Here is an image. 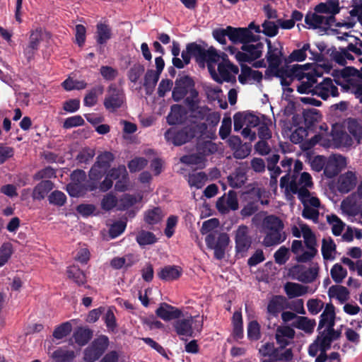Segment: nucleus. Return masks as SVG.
Here are the masks:
<instances>
[{
    "label": "nucleus",
    "instance_id": "f257e3e1",
    "mask_svg": "<svg viewBox=\"0 0 362 362\" xmlns=\"http://www.w3.org/2000/svg\"><path fill=\"white\" fill-rule=\"evenodd\" d=\"M218 226L219 221L218 219L211 218L202 223L201 233L203 235L209 233L205 238L206 245L214 250V255L217 259H222L229 243V237L228 235L222 233L216 238L213 232Z\"/></svg>",
    "mask_w": 362,
    "mask_h": 362
},
{
    "label": "nucleus",
    "instance_id": "f03ea898",
    "mask_svg": "<svg viewBox=\"0 0 362 362\" xmlns=\"http://www.w3.org/2000/svg\"><path fill=\"white\" fill-rule=\"evenodd\" d=\"M293 235L296 238L301 235L304 239L308 252L300 257L303 260H310L317 252L316 249V238L311 229L302 221H298L297 226H293L291 228Z\"/></svg>",
    "mask_w": 362,
    "mask_h": 362
},
{
    "label": "nucleus",
    "instance_id": "7ed1b4c3",
    "mask_svg": "<svg viewBox=\"0 0 362 362\" xmlns=\"http://www.w3.org/2000/svg\"><path fill=\"white\" fill-rule=\"evenodd\" d=\"M313 185L312 177L306 172L302 173L299 177H296L290 182L288 175L282 177L280 180V187L285 189L286 194L292 192L298 193V195H299L301 189H308L311 188Z\"/></svg>",
    "mask_w": 362,
    "mask_h": 362
},
{
    "label": "nucleus",
    "instance_id": "20e7f679",
    "mask_svg": "<svg viewBox=\"0 0 362 362\" xmlns=\"http://www.w3.org/2000/svg\"><path fill=\"white\" fill-rule=\"evenodd\" d=\"M336 337L323 332H320L316 340L310 345L308 353L311 356L315 357V362H325L327 360L326 351L330 348L332 340Z\"/></svg>",
    "mask_w": 362,
    "mask_h": 362
},
{
    "label": "nucleus",
    "instance_id": "39448f33",
    "mask_svg": "<svg viewBox=\"0 0 362 362\" xmlns=\"http://www.w3.org/2000/svg\"><path fill=\"white\" fill-rule=\"evenodd\" d=\"M241 49L242 51H238L235 54L236 59L241 63H252L262 56L264 45L255 40L243 45Z\"/></svg>",
    "mask_w": 362,
    "mask_h": 362
},
{
    "label": "nucleus",
    "instance_id": "423d86ee",
    "mask_svg": "<svg viewBox=\"0 0 362 362\" xmlns=\"http://www.w3.org/2000/svg\"><path fill=\"white\" fill-rule=\"evenodd\" d=\"M186 318L177 321L175 328L180 336L192 337L195 332H200L202 328L203 319L199 316L195 318L192 316H185Z\"/></svg>",
    "mask_w": 362,
    "mask_h": 362
},
{
    "label": "nucleus",
    "instance_id": "0eeeda50",
    "mask_svg": "<svg viewBox=\"0 0 362 362\" xmlns=\"http://www.w3.org/2000/svg\"><path fill=\"white\" fill-rule=\"evenodd\" d=\"M313 73H306V78L300 80V85L298 86L297 90L300 93H314V85L316 83V77L321 76L325 72H329L330 68L328 65H315L312 66Z\"/></svg>",
    "mask_w": 362,
    "mask_h": 362
},
{
    "label": "nucleus",
    "instance_id": "6e6552de",
    "mask_svg": "<svg viewBox=\"0 0 362 362\" xmlns=\"http://www.w3.org/2000/svg\"><path fill=\"white\" fill-rule=\"evenodd\" d=\"M238 73V68L230 63L228 59L220 62L216 68L211 71L210 74L214 80L221 83L223 81H235V76Z\"/></svg>",
    "mask_w": 362,
    "mask_h": 362
},
{
    "label": "nucleus",
    "instance_id": "1a4fd4ad",
    "mask_svg": "<svg viewBox=\"0 0 362 362\" xmlns=\"http://www.w3.org/2000/svg\"><path fill=\"white\" fill-rule=\"evenodd\" d=\"M318 270L317 264H312L308 268L303 265H296L289 269L288 276L299 281L310 283L316 279Z\"/></svg>",
    "mask_w": 362,
    "mask_h": 362
},
{
    "label": "nucleus",
    "instance_id": "9d476101",
    "mask_svg": "<svg viewBox=\"0 0 362 362\" xmlns=\"http://www.w3.org/2000/svg\"><path fill=\"white\" fill-rule=\"evenodd\" d=\"M335 318L336 314L334 305L331 303H327L320 315V320L319 322V329H323L321 332L337 337L334 329Z\"/></svg>",
    "mask_w": 362,
    "mask_h": 362
},
{
    "label": "nucleus",
    "instance_id": "9b49d317",
    "mask_svg": "<svg viewBox=\"0 0 362 362\" xmlns=\"http://www.w3.org/2000/svg\"><path fill=\"white\" fill-rule=\"evenodd\" d=\"M202 52L199 65L204 66L205 63H206L209 73L216 68V64L218 65L220 62L228 59L225 53L218 51L213 47H210L207 49L202 47Z\"/></svg>",
    "mask_w": 362,
    "mask_h": 362
},
{
    "label": "nucleus",
    "instance_id": "f8f14e48",
    "mask_svg": "<svg viewBox=\"0 0 362 362\" xmlns=\"http://www.w3.org/2000/svg\"><path fill=\"white\" fill-rule=\"evenodd\" d=\"M107 346L108 338L104 335L99 337L86 349L84 360L86 362H94L104 352Z\"/></svg>",
    "mask_w": 362,
    "mask_h": 362
},
{
    "label": "nucleus",
    "instance_id": "ddd939ff",
    "mask_svg": "<svg viewBox=\"0 0 362 362\" xmlns=\"http://www.w3.org/2000/svg\"><path fill=\"white\" fill-rule=\"evenodd\" d=\"M113 155L110 152H104L98 157V161L92 167L90 171V179L97 181L101 178L103 173L113 160Z\"/></svg>",
    "mask_w": 362,
    "mask_h": 362
},
{
    "label": "nucleus",
    "instance_id": "4468645a",
    "mask_svg": "<svg viewBox=\"0 0 362 362\" xmlns=\"http://www.w3.org/2000/svg\"><path fill=\"white\" fill-rule=\"evenodd\" d=\"M340 207L342 214L346 216L349 220L352 222L362 223V221L358 218L359 205L357 203L356 194H352L344 199Z\"/></svg>",
    "mask_w": 362,
    "mask_h": 362
},
{
    "label": "nucleus",
    "instance_id": "2eb2a0df",
    "mask_svg": "<svg viewBox=\"0 0 362 362\" xmlns=\"http://www.w3.org/2000/svg\"><path fill=\"white\" fill-rule=\"evenodd\" d=\"M347 165L345 157L339 154H334L327 158L324 174L327 177H333Z\"/></svg>",
    "mask_w": 362,
    "mask_h": 362
},
{
    "label": "nucleus",
    "instance_id": "dca6fc26",
    "mask_svg": "<svg viewBox=\"0 0 362 362\" xmlns=\"http://www.w3.org/2000/svg\"><path fill=\"white\" fill-rule=\"evenodd\" d=\"M267 43L268 46L267 58L269 63V67L272 71L279 74L278 68L281 63L282 55L281 45L279 43L272 45L269 40H267Z\"/></svg>",
    "mask_w": 362,
    "mask_h": 362
},
{
    "label": "nucleus",
    "instance_id": "f3484780",
    "mask_svg": "<svg viewBox=\"0 0 362 362\" xmlns=\"http://www.w3.org/2000/svg\"><path fill=\"white\" fill-rule=\"evenodd\" d=\"M192 136L194 133L189 134L187 129H185L181 131H177L175 128L173 127L169 129L165 133V139L168 143H171L176 146H180L187 141H189Z\"/></svg>",
    "mask_w": 362,
    "mask_h": 362
},
{
    "label": "nucleus",
    "instance_id": "a211bd4d",
    "mask_svg": "<svg viewBox=\"0 0 362 362\" xmlns=\"http://www.w3.org/2000/svg\"><path fill=\"white\" fill-rule=\"evenodd\" d=\"M110 175L117 180L115 183V189L119 192H124L129 189V177L125 166L122 165L116 169H112L110 171Z\"/></svg>",
    "mask_w": 362,
    "mask_h": 362
},
{
    "label": "nucleus",
    "instance_id": "6ab92c4d",
    "mask_svg": "<svg viewBox=\"0 0 362 362\" xmlns=\"http://www.w3.org/2000/svg\"><path fill=\"white\" fill-rule=\"evenodd\" d=\"M322 13H315L305 16V22L310 28H317L324 26H331L334 22L333 16H325Z\"/></svg>",
    "mask_w": 362,
    "mask_h": 362
},
{
    "label": "nucleus",
    "instance_id": "aec40b11",
    "mask_svg": "<svg viewBox=\"0 0 362 362\" xmlns=\"http://www.w3.org/2000/svg\"><path fill=\"white\" fill-rule=\"evenodd\" d=\"M124 97L122 91L114 86H110L108 95L104 101L105 107L110 111H114L122 105Z\"/></svg>",
    "mask_w": 362,
    "mask_h": 362
},
{
    "label": "nucleus",
    "instance_id": "412c9836",
    "mask_svg": "<svg viewBox=\"0 0 362 362\" xmlns=\"http://www.w3.org/2000/svg\"><path fill=\"white\" fill-rule=\"evenodd\" d=\"M228 31H229L228 38L234 43L240 42L244 45L255 40V35L247 28H234L228 26Z\"/></svg>",
    "mask_w": 362,
    "mask_h": 362
},
{
    "label": "nucleus",
    "instance_id": "4be33fe9",
    "mask_svg": "<svg viewBox=\"0 0 362 362\" xmlns=\"http://www.w3.org/2000/svg\"><path fill=\"white\" fill-rule=\"evenodd\" d=\"M216 207L222 214H226L230 210L238 209V203L236 194L233 192L230 191L228 195H224L218 199Z\"/></svg>",
    "mask_w": 362,
    "mask_h": 362
},
{
    "label": "nucleus",
    "instance_id": "5701e85b",
    "mask_svg": "<svg viewBox=\"0 0 362 362\" xmlns=\"http://www.w3.org/2000/svg\"><path fill=\"white\" fill-rule=\"evenodd\" d=\"M314 93L326 100L329 96H337L338 90L330 78H325L322 83L315 87Z\"/></svg>",
    "mask_w": 362,
    "mask_h": 362
},
{
    "label": "nucleus",
    "instance_id": "b1692460",
    "mask_svg": "<svg viewBox=\"0 0 362 362\" xmlns=\"http://www.w3.org/2000/svg\"><path fill=\"white\" fill-rule=\"evenodd\" d=\"M356 181L355 173L348 171L339 177L337 187L340 192L347 193L356 186Z\"/></svg>",
    "mask_w": 362,
    "mask_h": 362
},
{
    "label": "nucleus",
    "instance_id": "393cba45",
    "mask_svg": "<svg viewBox=\"0 0 362 362\" xmlns=\"http://www.w3.org/2000/svg\"><path fill=\"white\" fill-rule=\"evenodd\" d=\"M315 65H322V64H306L304 65L294 64L286 67V73L289 74L292 78H296L299 81L306 78V73H313L312 66Z\"/></svg>",
    "mask_w": 362,
    "mask_h": 362
},
{
    "label": "nucleus",
    "instance_id": "a878e982",
    "mask_svg": "<svg viewBox=\"0 0 362 362\" xmlns=\"http://www.w3.org/2000/svg\"><path fill=\"white\" fill-rule=\"evenodd\" d=\"M156 315L165 321L177 319L183 316L179 309L166 303H163L160 305L156 310Z\"/></svg>",
    "mask_w": 362,
    "mask_h": 362
},
{
    "label": "nucleus",
    "instance_id": "bb28decb",
    "mask_svg": "<svg viewBox=\"0 0 362 362\" xmlns=\"http://www.w3.org/2000/svg\"><path fill=\"white\" fill-rule=\"evenodd\" d=\"M241 69V74L238 78L243 84L259 82L262 78V74L259 71L253 70L250 67L243 65Z\"/></svg>",
    "mask_w": 362,
    "mask_h": 362
},
{
    "label": "nucleus",
    "instance_id": "cd10ccee",
    "mask_svg": "<svg viewBox=\"0 0 362 362\" xmlns=\"http://www.w3.org/2000/svg\"><path fill=\"white\" fill-rule=\"evenodd\" d=\"M248 229L246 226H240L236 232V250L238 253L245 252L250 246V240L247 237Z\"/></svg>",
    "mask_w": 362,
    "mask_h": 362
},
{
    "label": "nucleus",
    "instance_id": "c85d7f7f",
    "mask_svg": "<svg viewBox=\"0 0 362 362\" xmlns=\"http://www.w3.org/2000/svg\"><path fill=\"white\" fill-rule=\"evenodd\" d=\"M202 47L195 43L189 44L186 49L182 52V59L188 64L190 62L191 57H194L196 61L199 64V60L202 59Z\"/></svg>",
    "mask_w": 362,
    "mask_h": 362
},
{
    "label": "nucleus",
    "instance_id": "c756f323",
    "mask_svg": "<svg viewBox=\"0 0 362 362\" xmlns=\"http://www.w3.org/2000/svg\"><path fill=\"white\" fill-rule=\"evenodd\" d=\"M295 334L294 330L287 326L280 327L276 329V338L277 343L281 347L288 345L293 339Z\"/></svg>",
    "mask_w": 362,
    "mask_h": 362
},
{
    "label": "nucleus",
    "instance_id": "7c9ffc66",
    "mask_svg": "<svg viewBox=\"0 0 362 362\" xmlns=\"http://www.w3.org/2000/svg\"><path fill=\"white\" fill-rule=\"evenodd\" d=\"M317 13L329 14V16H333L340 11L338 0H329L324 3H320L315 8Z\"/></svg>",
    "mask_w": 362,
    "mask_h": 362
},
{
    "label": "nucleus",
    "instance_id": "2f4dec72",
    "mask_svg": "<svg viewBox=\"0 0 362 362\" xmlns=\"http://www.w3.org/2000/svg\"><path fill=\"white\" fill-rule=\"evenodd\" d=\"M284 291L289 298H293L308 293L309 288L297 283L288 282L285 284Z\"/></svg>",
    "mask_w": 362,
    "mask_h": 362
},
{
    "label": "nucleus",
    "instance_id": "473e14b6",
    "mask_svg": "<svg viewBox=\"0 0 362 362\" xmlns=\"http://www.w3.org/2000/svg\"><path fill=\"white\" fill-rule=\"evenodd\" d=\"M182 274V269L177 266H167L162 268L158 273V277L164 281H173L178 279Z\"/></svg>",
    "mask_w": 362,
    "mask_h": 362
},
{
    "label": "nucleus",
    "instance_id": "72a5a7b5",
    "mask_svg": "<svg viewBox=\"0 0 362 362\" xmlns=\"http://www.w3.org/2000/svg\"><path fill=\"white\" fill-rule=\"evenodd\" d=\"M321 251L325 259L333 260L335 258L337 254L336 245L332 238H323Z\"/></svg>",
    "mask_w": 362,
    "mask_h": 362
},
{
    "label": "nucleus",
    "instance_id": "f704fd0d",
    "mask_svg": "<svg viewBox=\"0 0 362 362\" xmlns=\"http://www.w3.org/2000/svg\"><path fill=\"white\" fill-rule=\"evenodd\" d=\"M286 302L284 296H276L271 298L267 306V312L272 316H277L279 313L282 310Z\"/></svg>",
    "mask_w": 362,
    "mask_h": 362
},
{
    "label": "nucleus",
    "instance_id": "c9c22d12",
    "mask_svg": "<svg viewBox=\"0 0 362 362\" xmlns=\"http://www.w3.org/2000/svg\"><path fill=\"white\" fill-rule=\"evenodd\" d=\"M286 239V235L282 230H267L264 239V245L269 247L278 245Z\"/></svg>",
    "mask_w": 362,
    "mask_h": 362
},
{
    "label": "nucleus",
    "instance_id": "e433bc0d",
    "mask_svg": "<svg viewBox=\"0 0 362 362\" xmlns=\"http://www.w3.org/2000/svg\"><path fill=\"white\" fill-rule=\"evenodd\" d=\"M328 296L330 298H335L340 303H344L348 300L349 292L342 286H332L329 288Z\"/></svg>",
    "mask_w": 362,
    "mask_h": 362
},
{
    "label": "nucleus",
    "instance_id": "4c0bfd02",
    "mask_svg": "<svg viewBox=\"0 0 362 362\" xmlns=\"http://www.w3.org/2000/svg\"><path fill=\"white\" fill-rule=\"evenodd\" d=\"M316 322L315 320L309 319L307 317H297L293 322V326L307 333L313 332Z\"/></svg>",
    "mask_w": 362,
    "mask_h": 362
},
{
    "label": "nucleus",
    "instance_id": "58836bf2",
    "mask_svg": "<svg viewBox=\"0 0 362 362\" xmlns=\"http://www.w3.org/2000/svg\"><path fill=\"white\" fill-rule=\"evenodd\" d=\"M112 37L111 29L107 24L100 23L97 25L95 39L98 43L105 44Z\"/></svg>",
    "mask_w": 362,
    "mask_h": 362
},
{
    "label": "nucleus",
    "instance_id": "ea45409f",
    "mask_svg": "<svg viewBox=\"0 0 362 362\" xmlns=\"http://www.w3.org/2000/svg\"><path fill=\"white\" fill-rule=\"evenodd\" d=\"M53 188L50 181L45 180L39 183L34 189L33 197L34 199L41 200L45 197L47 194Z\"/></svg>",
    "mask_w": 362,
    "mask_h": 362
},
{
    "label": "nucleus",
    "instance_id": "a19ab883",
    "mask_svg": "<svg viewBox=\"0 0 362 362\" xmlns=\"http://www.w3.org/2000/svg\"><path fill=\"white\" fill-rule=\"evenodd\" d=\"M67 276L78 285H82L86 281V277L83 271L76 266H70L67 268Z\"/></svg>",
    "mask_w": 362,
    "mask_h": 362
},
{
    "label": "nucleus",
    "instance_id": "79ce46f5",
    "mask_svg": "<svg viewBox=\"0 0 362 362\" xmlns=\"http://www.w3.org/2000/svg\"><path fill=\"white\" fill-rule=\"evenodd\" d=\"M298 198L303 204L304 206L318 209L320 206V201L313 196L308 189H301L299 192Z\"/></svg>",
    "mask_w": 362,
    "mask_h": 362
},
{
    "label": "nucleus",
    "instance_id": "37998d69",
    "mask_svg": "<svg viewBox=\"0 0 362 362\" xmlns=\"http://www.w3.org/2000/svg\"><path fill=\"white\" fill-rule=\"evenodd\" d=\"M186 114L187 112H185L184 109L181 106L173 105L168 116V122L170 124L182 122L183 121L184 115Z\"/></svg>",
    "mask_w": 362,
    "mask_h": 362
},
{
    "label": "nucleus",
    "instance_id": "c03bdc74",
    "mask_svg": "<svg viewBox=\"0 0 362 362\" xmlns=\"http://www.w3.org/2000/svg\"><path fill=\"white\" fill-rule=\"evenodd\" d=\"M136 262V259L132 255H127L124 257H117L111 260V266L116 269L124 267H130Z\"/></svg>",
    "mask_w": 362,
    "mask_h": 362
},
{
    "label": "nucleus",
    "instance_id": "a18cd8bd",
    "mask_svg": "<svg viewBox=\"0 0 362 362\" xmlns=\"http://www.w3.org/2000/svg\"><path fill=\"white\" fill-rule=\"evenodd\" d=\"M56 362H66L72 360L75 357V354L73 351H68L62 348L55 350L50 354Z\"/></svg>",
    "mask_w": 362,
    "mask_h": 362
},
{
    "label": "nucleus",
    "instance_id": "49530a36",
    "mask_svg": "<svg viewBox=\"0 0 362 362\" xmlns=\"http://www.w3.org/2000/svg\"><path fill=\"white\" fill-rule=\"evenodd\" d=\"M163 217V214L160 209L153 208L145 212L144 221L147 224L154 225L159 223Z\"/></svg>",
    "mask_w": 362,
    "mask_h": 362
},
{
    "label": "nucleus",
    "instance_id": "de8ad7c7",
    "mask_svg": "<svg viewBox=\"0 0 362 362\" xmlns=\"http://www.w3.org/2000/svg\"><path fill=\"white\" fill-rule=\"evenodd\" d=\"M340 75L345 82L351 85L355 78H362V68L359 71L356 69L348 66L340 71Z\"/></svg>",
    "mask_w": 362,
    "mask_h": 362
},
{
    "label": "nucleus",
    "instance_id": "09e8293b",
    "mask_svg": "<svg viewBox=\"0 0 362 362\" xmlns=\"http://www.w3.org/2000/svg\"><path fill=\"white\" fill-rule=\"evenodd\" d=\"M206 93L207 95V97L212 100H218V103H219V106L222 109H226L228 106L226 101H223L221 100V90L218 87H211L208 86L206 88Z\"/></svg>",
    "mask_w": 362,
    "mask_h": 362
},
{
    "label": "nucleus",
    "instance_id": "8fccbe9b",
    "mask_svg": "<svg viewBox=\"0 0 362 362\" xmlns=\"http://www.w3.org/2000/svg\"><path fill=\"white\" fill-rule=\"evenodd\" d=\"M327 221L332 227L334 235H339L342 233L345 224L336 215L327 216Z\"/></svg>",
    "mask_w": 362,
    "mask_h": 362
},
{
    "label": "nucleus",
    "instance_id": "3c124183",
    "mask_svg": "<svg viewBox=\"0 0 362 362\" xmlns=\"http://www.w3.org/2000/svg\"><path fill=\"white\" fill-rule=\"evenodd\" d=\"M264 228L267 230H283L284 224L277 217L269 216L266 217L263 222Z\"/></svg>",
    "mask_w": 362,
    "mask_h": 362
},
{
    "label": "nucleus",
    "instance_id": "603ef678",
    "mask_svg": "<svg viewBox=\"0 0 362 362\" xmlns=\"http://www.w3.org/2000/svg\"><path fill=\"white\" fill-rule=\"evenodd\" d=\"M233 334L237 339H240L243 334L242 314L240 311L234 313L233 316Z\"/></svg>",
    "mask_w": 362,
    "mask_h": 362
},
{
    "label": "nucleus",
    "instance_id": "864d4df0",
    "mask_svg": "<svg viewBox=\"0 0 362 362\" xmlns=\"http://www.w3.org/2000/svg\"><path fill=\"white\" fill-rule=\"evenodd\" d=\"M327 158L322 156H310L308 163L313 170L320 172L322 170H325Z\"/></svg>",
    "mask_w": 362,
    "mask_h": 362
},
{
    "label": "nucleus",
    "instance_id": "5fc2aeb1",
    "mask_svg": "<svg viewBox=\"0 0 362 362\" xmlns=\"http://www.w3.org/2000/svg\"><path fill=\"white\" fill-rule=\"evenodd\" d=\"M72 327L70 322H66L57 327L53 332V337L59 340L66 337L71 331Z\"/></svg>",
    "mask_w": 362,
    "mask_h": 362
},
{
    "label": "nucleus",
    "instance_id": "6e6d98bb",
    "mask_svg": "<svg viewBox=\"0 0 362 362\" xmlns=\"http://www.w3.org/2000/svg\"><path fill=\"white\" fill-rule=\"evenodd\" d=\"M206 176L202 173H196L189 175V184L191 187H194L197 189L202 188L206 183Z\"/></svg>",
    "mask_w": 362,
    "mask_h": 362
},
{
    "label": "nucleus",
    "instance_id": "4d7b16f0",
    "mask_svg": "<svg viewBox=\"0 0 362 362\" xmlns=\"http://www.w3.org/2000/svg\"><path fill=\"white\" fill-rule=\"evenodd\" d=\"M87 188L83 185H79L77 182H71L66 187V191L71 197H78L83 196Z\"/></svg>",
    "mask_w": 362,
    "mask_h": 362
},
{
    "label": "nucleus",
    "instance_id": "13d9d810",
    "mask_svg": "<svg viewBox=\"0 0 362 362\" xmlns=\"http://www.w3.org/2000/svg\"><path fill=\"white\" fill-rule=\"evenodd\" d=\"M141 199V196L134 197L129 194H125L118 202L117 207L119 209H127L135 203L140 202Z\"/></svg>",
    "mask_w": 362,
    "mask_h": 362
},
{
    "label": "nucleus",
    "instance_id": "bf43d9fd",
    "mask_svg": "<svg viewBox=\"0 0 362 362\" xmlns=\"http://www.w3.org/2000/svg\"><path fill=\"white\" fill-rule=\"evenodd\" d=\"M92 333L88 329H78L74 334V339L80 346L86 344L91 338Z\"/></svg>",
    "mask_w": 362,
    "mask_h": 362
},
{
    "label": "nucleus",
    "instance_id": "052dcab7",
    "mask_svg": "<svg viewBox=\"0 0 362 362\" xmlns=\"http://www.w3.org/2000/svg\"><path fill=\"white\" fill-rule=\"evenodd\" d=\"M262 32L267 36L274 37L278 34L279 25L276 23L266 20L262 25Z\"/></svg>",
    "mask_w": 362,
    "mask_h": 362
},
{
    "label": "nucleus",
    "instance_id": "680f3d73",
    "mask_svg": "<svg viewBox=\"0 0 362 362\" xmlns=\"http://www.w3.org/2000/svg\"><path fill=\"white\" fill-rule=\"evenodd\" d=\"M136 240L140 245H146L156 243L157 239L153 233L143 230L139 233Z\"/></svg>",
    "mask_w": 362,
    "mask_h": 362
},
{
    "label": "nucleus",
    "instance_id": "e2e57ef3",
    "mask_svg": "<svg viewBox=\"0 0 362 362\" xmlns=\"http://www.w3.org/2000/svg\"><path fill=\"white\" fill-rule=\"evenodd\" d=\"M62 86L66 90H81L86 87V83L84 81L74 80L68 78L63 82Z\"/></svg>",
    "mask_w": 362,
    "mask_h": 362
},
{
    "label": "nucleus",
    "instance_id": "0e129e2a",
    "mask_svg": "<svg viewBox=\"0 0 362 362\" xmlns=\"http://www.w3.org/2000/svg\"><path fill=\"white\" fill-rule=\"evenodd\" d=\"M347 272L343 267L339 264H334L331 269V276L333 280L337 283L341 282L346 276Z\"/></svg>",
    "mask_w": 362,
    "mask_h": 362
},
{
    "label": "nucleus",
    "instance_id": "69168bd1",
    "mask_svg": "<svg viewBox=\"0 0 362 362\" xmlns=\"http://www.w3.org/2000/svg\"><path fill=\"white\" fill-rule=\"evenodd\" d=\"M348 129L358 143L362 141V129L356 121L349 120L348 122Z\"/></svg>",
    "mask_w": 362,
    "mask_h": 362
},
{
    "label": "nucleus",
    "instance_id": "338daca9",
    "mask_svg": "<svg viewBox=\"0 0 362 362\" xmlns=\"http://www.w3.org/2000/svg\"><path fill=\"white\" fill-rule=\"evenodd\" d=\"M228 179L231 187H239L244 184L246 177L244 173L241 171H236L232 175H229Z\"/></svg>",
    "mask_w": 362,
    "mask_h": 362
},
{
    "label": "nucleus",
    "instance_id": "774afa93",
    "mask_svg": "<svg viewBox=\"0 0 362 362\" xmlns=\"http://www.w3.org/2000/svg\"><path fill=\"white\" fill-rule=\"evenodd\" d=\"M325 307L324 303L320 299L312 298L307 302L308 310L312 315L318 314Z\"/></svg>",
    "mask_w": 362,
    "mask_h": 362
}]
</instances>
